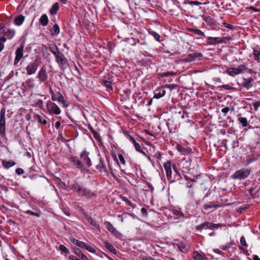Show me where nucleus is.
Returning a JSON list of instances; mask_svg holds the SVG:
<instances>
[{"instance_id":"obj_1","label":"nucleus","mask_w":260,"mask_h":260,"mask_svg":"<svg viewBox=\"0 0 260 260\" xmlns=\"http://www.w3.org/2000/svg\"><path fill=\"white\" fill-rule=\"evenodd\" d=\"M70 187L79 197H83L88 200L96 198V193L78 181L74 180L70 184Z\"/></svg>"},{"instance_id":"obj_2","label":"nucleus","mask_w":260,"mask_h":260,"mask_svg":"<svg viewBox=\"0 0 260 260\" xmlns=\"http://www.w3.org/2000/svg\"><path fill=\"white\" fill-rule=\"evenodd\" d=\"M50 51L54 55L55 58V61L58 64L59 67L64 70L69 66L68 59L64 54L59 51L58 47L55 45H51L49 46Z\"/></svg>"},{"instance_id":"obj_3","label":"nucleus","mask_w":260,"mask_h":260,"mask_svg":"<svg viewBox=\"0 0 260 260\" xmlns=\"http://www.w3.org/2000/svg\"><path fill=\"white\" fill-rule=\"evenodd\" d=\"M250 172V170L249 169H241L236 171L232 178L234 179L243 180L249 176Z\"/></svg>"},{"instance_id":"obj_4","label":"nucleus","mask_w":260,"mask_h":260,"mask_svg":"<svg viewBox=\"0 0 260 260\" xmlns=\"http://www.w3.org/2000/svg\"><path fill=\"white\" fill-rule=\"evenodd\" d=\"M6 110L3 108L0 112V135L2 137L6 136Z\"/></svg>"},{"instance_id":"obj_5","label":"nucleus","mask_w":260,"mask_h":260,"mask_svg":"<svg viewBox=\"0 0 260 260\" xmlns=\"http://www.w3.org/2000/svg\"><path fill=\"white\" fill-rule=\"evenodd\" d=\"M105 157L106 158V160H104L101 157L100 158V164L96 166V168L97 169L99 170L100 171H102V169H103L104 172L106 174H108L109 172H108V168L106 166V164H108L109 168L111 169V167L109 164L110 159L106 155L105 156Z\"/></svg>"},{"instance_id":"obj_6","label":"nucleus","mask_w":260,"mask_h":260,"mask_svg":"<svg viewBox=\"0 0 260 260\" xmlns=\"http://www.w3.org/2000/svg\"><path fill=\"white\" fill-rule=\"evenodd\" d=\"M247 69L244 65L239 66L237 68H230L227 69V73L231 76H234L242 73Z\"/></svg>"},{"instance_id":"obj_7","label":"nucleus","mask_w":260,"mask_h":260,"mask_svg":"<svg viewBox=\"0 0 260 260\" xmlns=\"http://www.w3.org/2000/svg\"><path fill=\"white\" fill-rule=\"evenodd\" d=\"M50 92L52 101H58V102L61 103L63 107L68 106V105L66 104V102L63 95L60 93L57 92V93H55L51 87L50 88Z\"/></svg>"},{"instance_id":"obj_8","label":"nucleus","mask_w":260,"mask_h":260,"mask_svg":"<svg viewBox=\"0 0 260 260\" xmlns=\"http://www.w3.org/2000/svg\"><path fill=\"white\" fill-rule=\"evenodd\" d=\"M47 108L49 113L52 115H58L61 112V110L58 106L51 101L47 102Z\"/></svg>"},{"instance_id":"obj_9","label":"nucleus","mask_w":260,"mask_h":260,"mask_svg":"<svg viewBox=\"0 0 260 260\" xmlns=\"http://www.w3.org/2000/svg\"><path fill=\"white\" fill-rule=\"evenodd\" d=\"M71 241L74 244L79 247L84 248L92 253L95 252V250L93 247L87 245L85 243L82 241H80L75 238H72Z\"/></svg>"},{"instance_id":"obj_10","label":"nucleus","mask_w":260,"mask_h":260,"mask_svg":"<svg viewBox=\"0 0 260 260\" xmlns=\"http://www.w3.org/2000/svg\"><path fill=\"white\" fill-rule=\"evenodd\" d=\"M125 135L127 137L128 140L133 143L136 150L141 154H143L145 156H147L146 153L141 148L140 145L139 143H137L135 138L128 134H125Z\"/></svg>"},{"instance_id":"obj_11","label":"nucleus","mask_w":260,"mask_h":260,"mask_svg":"<svg viewBox=\"0 0 260 260\" xmlns=\"http://www.w3.org/2000/svg\"><path fill=\"white\" fill-rule=\"evenodd\" d=\"M89 152L86 150H83L80 154V156L83 160V162L86 164L88 167L91 166V161L89 156Z\"/></svg>"},{"instance_id":"obj_12","label":"nucleus","mask_w":260,"mask_h":260,"mask_svg":"<svg viewBox=\"0 0 260 260\" xmlns=\"http://www.w3.org/2000/svg\"><path fill=\"white\" fill-rule=\"evenodd\" d=\"M38 65L36 62H33L29 63L26 68L27 74L31 75L34 74L38 69Z\"/></svg>"},{"instance_id":"obj_13","label":"nucleus","mask_w":260,"mask_h":260,"mask_svg":"<svg viewBox=\"0 0 260 260\" xmlns=\"http://www.w3.org/2000/svg\"><path fill=\"white\" fill-rule=\"evenodd\" d=\"M202 56L203 54L200 52H194L189 54L184 58V61L190 62L195 60L197 58L202 57Z\"/></svg>"},{"instance_id":"obj_14","label":"nucleus","mask_w":260,"mask_h":260,"mask_svg":"<svg viewBox=\"0 0 260 260\" xmlns=\"http://www.w3.org/2000/svg\"><path fill=\"white\" fill-rule=\"evenodd\" d=\"M23 46L21 45L16 50L15 54L16 56L15 58V60L14 64L16 65L18 63V62L23 57Z\"/></svg>"},{"instance_id":"obj_15","label":"nucleus","mask_w":260,"mask_h":260,"mask_svg":"<svg viewBox=\"0 0 260 260\" xmlns=\"http://www.w3.org/2000/svg\"><path fill=\"white\" fill-rule=\"evenodd\" d=\"M70 161L73 164V166H75L77 169L80 170H84L83 169V165L82 162L79 160L78 158L75 157H71L70 159Z\"/></svg>"},{"instance_id":"obj_16","label":"nucleus","mask_w":260,"mask_h":260,"mask_svg":"<svg viewBox=\"0 0 260 260\" xmlns=\"http://www.w3.org/2000/svg\"><path fill=\"white\" fill-rule=\"evenodd\" d=\"M37 78L42 82H44L48 78V76L46 73V69L44 68H42L39 71Z\"/></svg>"},{"instance_id":"obj_17","label":"nucleus","mask_w":260,"mask_h":260,"mask_svg":"<svg viewBox=\"0 0 260 260\" xmlns=\"http://www.w3.org/2000/svg\"><path fill=\"white\" fill-rule=\"evenodd\" d=\"M165 170L166 172V175L168 180L171 178L172 170H171V164L170 161H168L165 163L164 165Z\"/></svg>"},{"instance_id":"obj_18","label":"nucleus","mask_w":260,"mask_h":260,"mask_svg":"<svg viewBox=\"0 0 260 260\" xmlns=\"http://www.w3.org/2000/svg\"><path fill=\"white\" fill-rule=\"evenodd\" d=\"M105 225H106L108 230L113 235L116 236L118 232L117 230L113 226V225L109 221H105L104 222Z\"/></svg>"},{"instance_id":"obj_19","label":"nucleus","mask_w":260,"mask_h":260,"mask_svg":"<svg viewBox=\"0 0 260 260\" xmlns=\"http://www.w3.org/2000/svg\"><path fill=\"white\" fill-rule=\"evenodd\" d=\"M202 18L209 25L214 26L216 24V21L209 16L203 15L202 16Z\"/></svg>"},{"instance_id":"obj_20","label":"nucleus","mask_w":260,"mask_h":260,"mask_svg":"<svg viewBox=\"0 0 260 260\" xmlns=\"http://www.w3.org/2000/svg\"><path fill=\"white\" fill-rule=\"evenodd\" d=\"M223 42L222 40L220 39V38H213V37H208V42L207 43L210 45H216L218 43H222Z\"/></svg>"},{"instance_id":"obj_21","label":"nucleus","mask_w":260,"mask_h":260,"mask_svg":"<svg viewBox=\"0 0 260 260\" xmlns=\"http://www.w3.org/2000/svg\"><path fill=\"white\" fill-rule=\"evenodd\" d=\"M166 94V91L163 88H158L156 90L154 95V98L159 99Z\"/></svg>"},{"instance_id":"obj_22","label":"nucleus","mask_w":260,"mask_h":260,"mask_svg":"<svg viewBox=\"0 0 260 260\" xmlns=\"http://www.w3.org/2000/svg\"><path fill=\"white\" fill-rule=\"evenodd\" d=\"M74 252L79 257L80 260H88L87 257L84 254L79 248H75L74 249Z\"/></svg>"},{"instance_id":"obj_23","label":"nucleus","mask_w":260,"mask_h":260,"mask_svg":"<svg viewBox=\"0 0 260 260\" xmlns=\"http://www.w3.org/2000/svg\"><path fill=\"white\" fill-rule=\"evenodd\" d=\"M253 81L254 80L252 78L244 79V82L242 84V86L247 89H249L252 87L251 84Z\"/></svg>"},{"instance_id":"obj_24","label":"nucleus","mask_w":260,"mask_h":260,"mask_svg":"<svg viewBox=\"0 0 260 260\" xmlns=\"http://www.w3.org/2000/svg\"><path fill=\"white\" fill-rule=\"evenodd\" d=\"M59 10V4L58 3H55L49 10L50 14L53 16L57 14Z\"/></svg>"},{"instance_id":"obj_25","label":"nucleus","mask_w":260,"mask_h":260,"mask_svg":"<svg viewBox=\"0 0 260 260\" xmlns=\"http://www.w3.org/2000/svg\"><path fill=\"white\" fill-rule=\"evenodd\" d=\"M24 19L25 17L23 15H19L15 18L14 23L16 25L20 26L23 23Z\"/></svg>"},{"instance_id":"obj_26","label":"nucleus","mask_w":260,"mask_h":260,"mask_svg":"<svg viewBox=\"0 0 260 260\" xmlns=\"http://www.w3.org/2000/svg\"><path fill=\"white\" fill-rule=\"evenodd\" d=\"M86 219L87 221L92 225L94 228L98 230L99 231H100V225L97 223V222L94 220L91 217L86 216Z\"/></svg>"},{"instance_id":"obj_27","label":"nucleus","mask_w":260,"mask_h":260,"mask_svg":"<svg viewBox=\"0 0 260 260\" xmlns=\"http://www.w3.org/2000/svg\"><path fill=\"white\" fill-rule=\"evenodd\" d=\"M3 166L7 169H9L10 167L14 166L15 165L16 163L12 160H3L2 162Z\"/></svg>"},{"instance_id":"obj_28","label":"nucleus","mask_w":260,"mask_h":260,"mask_svg":"<svg viewBox=\"0 0 260 260\" xmlns=\"http://www.w3.org/2000/svg\"><path fill=\"white\" fill-rule=\"evenodd\" d=\"M35 118L36 120H37L39 121V122H40V123H41L42 124L45 125L47 123V120L46 119V117L43 115H40L39 114H37L35 116Z\"/></svg>"},{"instance_id":"obj_29","label":"nucleus","mask_w":260,"mask_h":260,"mask_svg":"<svg viewBox=\"0 0 260 260\" xmlns=\"http://www.w3.org/2000/svg\"><path fill=\"white\" fill-rule=\"evenodd\" d=\"M39 21L43 26H46L48 24L49 21L47 15H42L40 18Z\"/></svg>"},{"instance_id":"obj_30","label":"nucleus","mask_w":260,"mask_h":260,"mask_svg":"<svg viewBox=\"0 0 260 260\" xmlns=\"http://www.w3.org/2000/svg\"><path fill=\"white\" fill-rule=\"evenodd\" d=\"M204 225H205L206 228L210 229H218L220 226L219 224H215L208 221L204 222Z\"/></svg>"},{"instance_id":"obj_31","label":"nucleus","mask_w":260,"mask_h":260,"mask_svg":"<svg viewBox=\"0 0 260 260\" xmlns=\"http://www.w3.org/2000/svg\"><path fill=\"white\" fill-rule=\"evenodd\" d=\"M219 207V205L215 204L214 202H210L209 204H205L203 206V208L206 210H209L212 208H217Z\"/></svg>"},{"instance_id":"obj_32","label":"nucleus","mask_w":260,"mask_h":260,"mask_svg":"<svg viewBox=\"0 0 260 260\" xmlns=\"http://www.w3.org/2000/svg\"><path fill=\"white\" fill-rule=\"evenodd\" d=\"M105 247L112 253L116 254L117 251L115 248L109 242L105 243Z\"/></svg>"},{"instance_id":"obj_33","label":"nucleus","mask_w":260,"mask_h":260,"mask_svg":"<svg viewBox=\"0 0 260 260\" xmlns=\"http://www.w3.org/2000/svg\"><path fill=\"white\" fill-rule=\"evenodd\" d=\"M59 32L60 29L58 25L57 24H54L52 28V35L53 36H57L59 34Z\"/></svg>"},{"instance_id":"obj_34","label":"nucleus","mask_w":260,"mask_h":260,"mask_svg":"<svg viewBox=\"0 0 260 260\" xmlns=\"http://www.w3.org/2000/svg\"><path fill=\"white\" fill-rule=\"evenodd\" d=\"M15 33L14 29H8L6 31V35L9 39H11L13 37Z\"/></svg>"},{"instance_id":"obj_35","label":"nucleus","mask_w":260,"mask_h":260,"mask_svg":"<svg viewBox=\"0 0 260 260\" xmlns=\"http://www.w3.org/2000/svg\"><path fill=\"white\" fill-rule=\"evenodd\" d=\"M34 82L35 80L34 79L29 78L27 79V80L25 82V84L29 88H32L35 85Z\"/></svg>"},{"instance_id":"obj_36","label":"nucleus","mask_w":260,"mask_h":260,"mask_svg":"<svg viewBox=\"0 0 260 260\" xmlns=\"http://www.w3.org/2000/svg\"><path fill=\"white\" fill-rule=\"evenodd\" d=\"M238 121L242 124L243 127H245L248 125L247 118L245 117H240L238 118Z\"/></svg>"},{"instance_id":"obj_37","label":"nucleus","mask_w":260,"mask_h":260,"mask_svg":"<svg viewBox=\"0 0 260 260\" xmlns=\"http://www.w3.org/2000/svg\"><path fill=\"white\" fill-rule=\"evenodd\" d=\"M173 214L175 216H176L177 217V218H183L184 217V214L179 211V210H173Z\"/></svg>"},{"instance_id":"obj_38","label":"nucleus","mask_w":260,"mask_h":260,"mask_svg":"<svg viewBox=\"0 0 260 260\" xmlns=\"http://www.w3.org/2000/svg\"><path fill=\"white\" fill-rule=\"evenodd\" d=\"M58 250L61 251V253H64L66 254H68L70 253L69 250L63 245H60L59 246Z\"/></svg>"},{"instance_id":"obj_39","label":"nucleus","mask_w":260,"mask_h":260,"mask_svg":"<svg viewBox=\"0 0 260 260\" xmlns=\"http://www.w3.org/2000/svg\"><path fill=\"white\" fill-rule=\"evenodd\" d=\"M149 34L150 35L152 36L157 41H158L159 42H160V41L159 40L160 36L158 33H157L153 30H150L149 31Z\"/></svg>"},{"instance_id":"obj_40","label":"nucleus","mask_w":260,"mask_h":260,"mask_svg":"<svg viewBox=\"0 0 260 260\" xmlns=\"http://www.w3.org/2000/svg\"><path fill=\"white\" fill-rule=\"evenodd\" d=\"M193 257L195 260H204V257L197 251L194 252Z\"/></svg>"},{"instance_id":"obj_41","label":"nucleus","mask_w":260,"mask_h":260,"mask_svg":"<svg viewBox=\"0 0 260 260\" xmlns=\"http://www.w3.org/2000/svg\"><path fill=\"white\" fill-rule=\"evenodd\" d=\"M103 85H104L107 88L110 89V90H112L113 88L111 85V82L108 81H103Z\"/></svg>"},{"instance_id":"obj_42","label":"nucleus","mask_w":260,"mask_h":260,"mask_svg":"<svg viewBox=\"0 0 260 260\" xmlns=\"http://www.w3.org/2000/svg\"><path fill=\"white\" fill-rule=\"evenodd\" d=\"M253 54L254 57V59L258 61L260 57V52L258 50H254Z\"/></svg>"},{"instance_id":"obj_43","label":"nucleus","mask_w":260,"mask_h":260,"mask_svg":"<svg viewBox=\"0 0 260 260\" xmlns=\"http://www.w3.org/2000/svg\"><path fill=\"white\" fill-rule=\"evenodd\" d=\"M192 32H194L196 35H199V36H201L205 37V34L204 33V32H203L202 31H201L200 29H193L192 30Z\"/></svg>"},{"instance_id":"obj_44","label":"nucleus","mask_w":260,"mask_h":260,"mask_svg":"<svg viewBox=\"0 0 260 260\" xmlns=\"http://www.w3.org/2000/svg\"><path fill=\"white\" fill-rule=\"evenodd\" d=\"M177 246L178 248L180 250V251H181L182 252H185L187 251L185 246L184 245H183L182 244H177Z\"/></svg>"},{"instance_id":"obj_45","label":"nucleus","mask_w":260,"mask_h":260,"mask_svg":"<svg viewBox=\"0 0 260 260\" xmlns=\"http://www.w3.org/2000/svg\"><path fill=\"white\" fill-rule=\"evenodd\" d=\"M25 213L26 214H30V215H34V216H37V217H40V214L39 213H38V212H34L32 211H30V210H27L25 212Z\"/></svg>"},{"instance_id":"obj_46","label":"nucleus","mask_w":260,"mask_h":260,"mask_svg":"<svg viewBox=\"0 0 260 260\" xmlns=\"http://www.w3.org/2000/svg\"><path fill=\"white\" fill-rule=\"evenodd\" d=\"M36 105L37 107L42 108L43 107V102L42 100H37L36 102Z\"/></svg>"},{"instance_id":"obj_47","label":"nucleus","mask_w":260,"mask_h":260,"mask_svg":"<svg viewBox=\"0 0 260 260\" xmlns=\"http://www.w3.org/2000/svg\"><path fill=\"white\" fill-rule=\"evenodd\" d=\"M240 241L241 244L242 246H243L244 247H246L248 246L247 244V243L246 242L245 239V238L244 237H242L240 238Z\"/></svg>"},{"instance_id":"obj_48","label":"nucleus","mask_w":260,"mask_h":260,"mask_svg":"<svg viewBox=\"0 0 260 260\" xmlns=\"http://www.w3.org/2000/svg\"><path fill=\"white\" fill-rule=\"evenodd\" d=\"M118 158L121 162V163L123 165H125V159H124V158L123 157V156L122 155V154H118Z\"/></svg>"},{"instance_id":"obj_49","label":"nucleus","mask_w":260,"mask_h":260,"mask_svg":"<svg viewBox=\"0 0 260 260\" xmlns=\"http://www.w3.org/2000/svg\"><path fill=\"white\" fill-rule=\"evenodd\" d=\"M223 25L225 27H227V28H229V29H234V28H235V26H234V25H231V24H228V23H226L225 22H223Z\"/></svg>"},{"instance_id":"obj_50","label":"nucleus","mask_w":260,"mask_h":260,"mask_svg":"<svg viewBox=\"0 0 260 260\" xmlns=\"http://www.w3.org/2000/svg\"><path fill=\"white\" fill-rule=\"evenodd\" d=\"M141 214H142V215L143 216V217H146L147 216V210L146 208H142L141 209Z\"/></svg>"},{"instance_id":"obj_51","label":"nucleus","mask_w":260,"mask_h":260,"mask_svg":"<svg viewBox=\"0 0 260 260\" xmlns=\"http://www.w3.org/2000/svg\"><path fill=\"white\" fill-rule=\"evenodd\" d=\"M253 106L255 111H257L258 108L260 107V101H257L253 104Z\"/></svg>"},{"instance_id":"obj_52","label":"nucleus","mask_w":260,"mask_h":260,"mask_svg":"<svg viewBox=\"0 0 260 260\" xmlns=\"http://www.w3.org/2000/svg\"><path fill=\"white\" fill-rule=\"evenodd\" d=\"M92 134H93V136L94 138L95 139H96L98 141L101 140V137H100L99 134L98 132H94Z\"/></svg>"},{"instance_id":"obj_53","label":"nucleus","mask_w":260,"mask_h":260,"mask_svg":"<svg viewBox=\"0 0 260 260\" xmlns=\"http://www.w3.org/2000/svg\"><path fill=\"white\" fill-rule=\"evenodd\" d=\"M177 149L179 152L182 153H184L186 151L185 149L181 146L178 145L177 147Z\"/></svg>"},{"instance_id":"obj_54","label":"nucleus","mask_w":260,"mask_h":260,"mask_svg":"<svg viewBox=\"0 0 260 260\" xmlns=\"http://www.w3.org/2000/svg\"><path fill=\"white\" fill-rule=\"evenodd\" d=\"M206 228L205 225H204V222L202 224L197 225L196 226V229L198 231H202L204 228Z\"/></svg>"},{"instance_id":"obj_55","label":"nucleus","mask_w":260,"mask_h":260,"mask_svg":"<svg viewBox=\"0 0 260 260\" xmlns=\"http://www.w3.org/2000/svg\"><path fill=\"white\" fill-rule=\"evenodd\" d=\"M189 4L191 5H196L199 6L202 4V3L198 1H190L189 2Z\"/></svg>"},{"instance_id":"obj_56","label":"nucleus","mask_w":260,"mask_h":260,"mask_svg":"<svg viewBox=\"0 0 260 260\" xmlns=\"http://www.w3.org/2000/svg\"><path fill=\"white\" fill-rule=\"evenodd\" d=\"M24 170L21 169V168H17L16 170V173L18 174V175H22L24 173Z\"/></svg>"},{"instance_id":"obj_57","label":"nucleus","mask_w":260,"mask_h":260,"mask_svg":"<svg viewBox=\"0 0 260 260\" xmlns=\"http://www.w3.org/2000/svg\"><path fill=\"white\" fill-rule=\"evenodd\" d=\"M230 111V108L228 107H225L221 109V112L224 113L226 114Z\"/></svg>"},{"instance_id":"obj_58","label":"nucleus","mask_w":260,"mask_h":260,"mask_svg":"<svg viewBox=\"0 0 260 260\" xmlns=\"http://www.w3.org/2000/svg\"><path fill=\"white\" fill-rule=\"evenodd\" d=\"M164 87L168 88H170L172 87L173 88H175L177 87V85H174V84L166 85Z\"/></svg>"},{"instance_id":"obj_59","label":"nucleus","mask_w":260,"mask_h":260,"mask_svg":"<svg viewBox=\"0 0 260 260\" xmlns=\"http://www.w3.org/2000/svg\"><path fill=\"white\" fill-rule=\"evenodd\" d=\"M238 144H239V142L238 141L234 140L233 142V148H235L236 147H238L239 146Z\"/></svg>"},{"instance_id":"obj_60","label":"nucleus","mask_w":260,"mask_h":260,"mask_svg":"<svg viewBox=\"0 0 260 260\" xmlns=\"http://www.w3.org/2000/svg\"><path fill=\"white\" fill-rule=\"evenodd\" d=\"M222 87L227 90H231L232 89V87L229 85H223L222 86Z\"/></svg>"},{"instance_id":"obj_61","label":"nucleus","mask_w":260,"mask_h":260,"mask_svg":"<svg viewBox=\"0 0 260 260\" xmlns=\"http://www.w3.org/2000/svg\"><path fill=\"white\" fill-rule=\"evenodd\" d=\"M69 260H80V259L77 258L75 256H74V255H72L69 256Z\"/></svg>"},{"instance_id":"obj_62","label":"nucleus","mask_w":260,"mask_h":260,"mask_svg":"<svg viewBox=\"0 0 260 260\" xmlns=\"http://www.w3.org/2000/svg\"><path fill=\"white\" fill-rule=\"evenodd\" d=\"M231 244H227L225 246L223 247L221 249L223 250H226L227 249L231 247Z\"/></svg>"},{"instance_id":"obj_63","label":"nucleus","mask_w":260,"mask_h":260,"mask_svg":"<svg viewBox=\"0 0 260 260\" xmlns=\"http://www.w3.org/2000/svg\"><path fill=\"white\" fill-rule=\"evenodd\" d=\"M172 75V73H170V72H166V73H163V74H162V77H167V76H168Z\"/></svg>"},{"instance_id":"obj_64","label":"nucleus","mask_w":260,"mask_h":260,"mask_svg":"<svg viewBox=\"0 0 260 260\" xmlns=\"http://www.w3.org/2000/svg\"><path fill=\"white\" fill-rule=\"evenodd\" d=\"M144 260H154V259L153 258H152V257H151L150 256H147L145 257V258H144Z\"/></svg>"}]
</instances>
